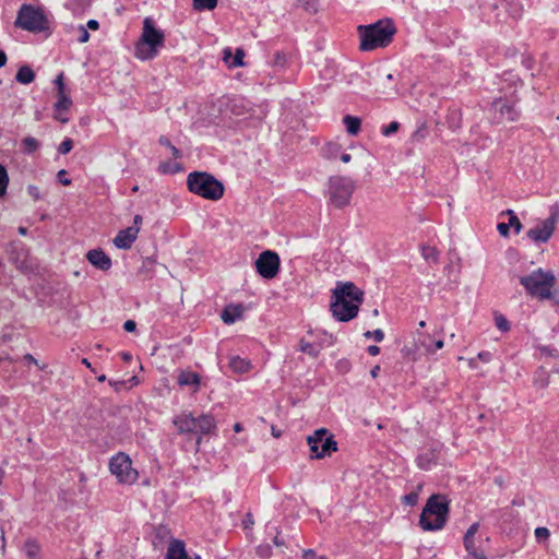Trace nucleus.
Wrapping results in <instances>:
<instances>
[{
  "mask_svg": "<svg viewBox=\"0 0 559 559\" xmlns=\"http://www.w3.org/2000/svg\"><path fill=\"white\" fill-rule=\"evenodd\" d=\"M27 192L28 194L35 200H39L41 199V194H40V191H39V188L37 186H34V185H29L27 187Z\"/></svg>",
  "mask_w": 559,
  "mask_h": 559,
  "instance_id": "obj_45",
  "label": "nucleus"
},
{
  "mask_svg": "<svg viewBox=\"0 0 559 559\" xmlns=\"http://www.w3.org/2000/svg\"><path fill=\"white\" fill-rule=\"evenodd\" d=\"M165 559H189L183 542L174 540L167 550Z\"/></svg>",
  "mask_w": 559,
  "mask_h": 559,
  "instance_id": "obj_21",
  "label": "nucleus"
},
{
  "mask_svg": "<svg viewBox=\"0 0 559 559\" xmlns=\"http://www.w3.org/2000/svg\"><path fill=\"white\" fill-rule=\"evenodd\" d=\"M223 53H224L223 59L228 64L229 68H238V67L245 66V62H243L245 51L242 49H240V48L236 49L235 56L231 61H229V59L231 58L230 48L224 49Z\"/></svg>",
  "mask_w": 559,
  "mask_h": 559,
  "instance_id": "obj_22",
  "label": "nucleus"
},
{
  "mask_svg": "<svg viewBox=\"0 0 559 559\" xmlns=\"http://www.w3.org/2000/svg\"><path fill=\"white\" fill-rule=\"evenodd\" d=\"M497 229L502 237L509 236V230H510L509 223H499L497 226Z\"/></svg>",
  "mask_w": 559,
  "mask_h": 559,
  "instance_id": "obj_48",
  "label": "nucleus"
},
{
  "mask_svg": "<svg viewBox=\"0 0 559 559\" xmlns=\"http://www.w3.org/2000/svg\"><path fill=\"white\" fill-rule=\"evenodd\" d=\"M559 215L554 213L527 230L526 236L535 243H546L554 235Z\"/></svg>",
  "mask_w": 559,
  "mask_h": 559,
  "instance_id": "obj_13",
  "label": "nucleus"
},
{
  "mask_svg": "<svg viewBox=\"0 0 559 559\" xmlns=\"http://www.w3.org/2000/svg\"><path fill=\"white\" fill-rule=\"evenodd\" d=\"M242 429H243V428H242V425H241L240 423H236V424L234 425V431H235V432H237V433H238V432H241V431H242Z\"/></svg>",
  "mask_w": 559,
  "mask_h": 559,
  "instance_id": "obj_64",
  "label": "nucleus"
},
{
  "mask_svg": "<svg viewBox=\"0 0 559 559\" xmlns=\"http://www.w3.org/2000/svg\"><path fill=\"white\" fill-rule=\"evenodd\" d=\"M158 142H159V144H162V145H164V146H166L167 148H169V150H170L171 155L174 156V158H176V159H177V158H180V157H181V153H180V151H179L176 146H174V145L170 143V141H169V139H168L167 136L162 135V136L158 139Z\"/></svg>",
  "mask_w": 559,
  "mask_h": 559,
  "instance_id": "obj_36",
  "label": "nucleus"
},
{
  "mask_svg": "<svg viewBox=\"0 0 559 559\" xmlns=\"http://www.w3.org/2000/svg\"><path fill=\"white\" fill-rule=\"evenodd\" d=\"M58 180L63 186H70L71 179L67 177V171L64 169H61L57 174Z\"/></svg>",
  "mask_w": 559,
  "mask_h": 559,
  "instance_id": "obj_46",
  "label": "nucleus"
},
{
  "mask_svg": "<svg viewBox=\"0 0 559 559\" xmlns=\"http://www.w3.org/2000/svg\"><path fill=\"white\" fill-rule=\"evenodd\" d=\"M66 112L67 110L55 111V118L61 123H67L69 122V117Z\"/></svg>",
  "mask_w": 559,
  "mask_h": 559,
  "instance_id": "obj_49",
  "label": "nucleus"
},
{
  "mask_svg": "<svg viewBox=\"0 0 559 559\" xmlns=\"http://www.w3.org/2000/svg\"><path fill=\"white\" fill-rule=\"evenodd\" d=\"M506 214L509 215V226L513 227L515 234H520L523 225L520 222L519 217L515 215L513 210H507Z\"/></svg>",
  "mask_w": 559,
  "mask_h": 559,
  "instance_id": "obj_32",
  "label": "nucleus"
},
{
  "mask_svg": "<svg viewBox=\"0 0 559 559\" xmlns=\"http://www.w3.org/2000/svg\"><path fill=\"white\" fill-rule=\"evenodd\" d=\"M127 332H133L136 329V323L133 320H127L123 324Z\"/></svg>",
  "mask_w": 559,
  "mask_h": 559,
  "instance_id": "obj_50",
  "label": "nucleus"
},
{
  "mask_svg": "<svg viewBox=\"0 0 559 559\" xmlns=\"http://www.w3.org/2000/svg\"><path fill=\"white\" fill-rule=\"evenodd\" d=\"M164 44L163 31L155 27L151 17H145L141 37L134 48L135 58L142 61L152 60L158 55V50L164 47Z\"/></svg>",
  "mask_w": 559,
  "mask_h": 559,
  "instance_id": "obj_5",
  "label": "nucleus"
},
{
  "mask_svg": "<svg viewBox=\"0 0 559 559\" xmlns=\"http://www.w3.org/2000/svg\"><path fill=\"white\" fill-rule=\"evenodd\" d=\"M365 337L369 338V337H373L376 342H382L383 338H384V333L381 329H377L374 331H367L365 334H364Z\"/></svg>",
  "mask_w": 559,
  "mask_h": 559,
  "instance_id": "obj_41",
  "label": "nucleus"
},
{
  "mask_svg": "<svg viewBox=\"0 0 559 559\" xmlns=\"http://www.w3.org/2000/svg\"><path fill=\"white\" fill-rule=\"evenodd\" d=\"M491 109L495 114V118L498 121H516L519 118V111L515 108V104L512 100L504 98H497L491 104Z\"/></svg>",
  "mask_w": 559,
  "mask_h": 559,
  "instance_id": "obj_14",
  "label": "nucleus"
},
{
  "mask_svg": "<svg viewBox=\"0 0 559 559\" xmlns=\"http://www.w3.org/2000/svg\"><path fill=\"white\" fill-rule=\"evenodd\" d=\"M417 463L420 468H427L428 464H426V460L424 459V455H419L417 457Z\"/></svg>",
  "mask_w": 559,
  "mask_h": 559,
  "instance_id": "obj_57",
  "label": "nucleus"
},
{
  "mask_svg": "<svg viewBox=\"0 0 559 559\" xmlns=\"http://www.w3.org/2000/svg\"><path fill=\"white\" fill-rule=\"evenodd\" d=\"M273 543H274V545H275V546H278V547H280V546H284V540H283V539H281V538L278 537V535H276V536L274 537Z\"/></svg>",
  "mask_w": 559,
  "mask_h": 559,
  "instance_id": "obj_63",
  "label": "nucleus"
},
{
  "mask_svg": "<svg viewBox=\"0 0 559 559\" xmlns=\"http://www.w3.org/2000/svg\"><path fill=\"white\" fill-rule=\"evenodd\" d=\"M357 29L360 38L359 48L362 51L388 47L396 33L394 22L389 17L368 25H359Z\"/></svg>",
  "mask_w": 559,
  "mask_h": 559,
  "instance_id": "obj_2",
  "label": "nucleus"
},
{
  "mask_svg": "<svg viewBox=\"0 0 559 559\" xmlns=\"http://www.w3.org/2000/svg\"><path fill=\"white\" fill-rule=\"evenodd\" d=\"M254 266L262 278L272 280L277 276L281 269L280 255L272 250L262 251L257 258Z\"/></svg>",
  "mask_w": 559,
  "mask_h": 559,
  "instance_id": "obj_12",
  "label": "nucleus"
},
{
  "mask_svg": "<svg viewBox=\"0 0 559 559\" xmlns=\"http://www.w3.org/2000/svg\"><path fill=\"white\" fill-rule=\"evenodd\" d=\"M78 31H79V38H78L79 43H81V44L87 43L90 40V33H88L86 26L80 25L78 27Z\"/></svg>",
  "mask_w": 559,
  "mask_h": 559,
  "instance_id": "obj_42",
  "label": "nucleus"
},
{
  "mask_svg": "<svg viewBox=\"0 0 559 559\" xmlns=\"http://www.w3.org/2000/svg\"><path fill=\"white\" fill-rule=\"evenodd\" d=\"M7 63V55L3 50H0V68L4 67Z\"/></svg>",
  "mask_w": 559,
  "mask_h": 559,
  "instance_id": "obj_59",
  "label": "nucleus"
},
{
  "mask_svg": "<svg viewBox=\"0 0 559 559\" xmlns=\"http://www.w3.org/2000/svg\"><path fill=\"white\" fill-rule=\"evenodd\" d=\"M449 503L439 495H432L426 502L420 516L419 526L424 531H439L448 520Z\"/></svg>",
  "mask_w": 559,
  "mask_h": 559,
  "instance_id": "obj_6",
  "label": "nucleus"
},
{
  "mask_svg": "<svg viewBox=\"0 0 559 559\" xmlns=\"http://www.w3.org/2000/svg\"><path fill=\"white\" fill-rule=\"evenodd\" d=\"M535 537L537 540H547L550 536V532L547 527H544V526H540V527H537L535 528Z\"/></svg>",
  "mask_w": 559,
  "mask_h": 559,
  "instance_id": "obj_40",
  "label": "nucleus"
},
{
  "mask_svg": "<svg viewBox=\"0 0 559 559\" xmlns=\"http://www.w3.org/2000/svg\"><path fill=\"white\" fill-rule=\"evenodd\" d=\"M393 75L386 74L385 79L379 80L374 83L376 93L379 97L392 98L399 93L396 84L392 82Z\"/></svg>",
  "mask_w": 559,
  "mask_h": 559,
  "instance_id": "obj_18",
  "label": "nucleus"
},
{
  "mask_svg": "<svg viewBox=\"0 0 559 559\" xmlns=\"http://www.w3.org/2000/svg\"><path fill=\"white\" fill-rule=\"evenodd\" d=\"M72 105V100L68 94L57 95V102L55 104V111L69 110Z\"/></svg>",
  "mask_w": 559,
  "mask_h": 559,
  "instance_id": "obj_29",
  "label": "nucleus"
},
{
  "mask_svg": "<svg viewBox=\"0 0 559 559\" xmlns=\"http://www.w3.org/2000/svg\"><path fill=\"white\" fill-rule=\"evenodd\" d=\"M400 128V123L396 122V121H392L391 123H389V126H386L383 131H382V134L388 136V135H391L392 133L396 132Z\"/></svg>",
  "mask_w": 559,
  "mask_h": 559,
  "instance_id": "obj_43",
  "label": "nucleus"
},
{
  "mask_svg": "<svg viewBox=\"0 0 559 559\" xmlns=\"http://www.w3.org/2000/svg\"><path fill=\"white\" fill-rule=\"evenodd\" d=\"M420 336L423 337V340H421V338H419V343H420V345L425 348V350H426L427 353L432 354V353H435L436 350L441 349V348L443 347V345H444L442 340H438L437 342H435L433 346H430L429 344H427V343L425 342V338H426V337H428V335L423 334V335H420Z\"/></svg>",
  "mask_w": 559,
  "mask_h": 559,
  "instance_id": "obj_35",
  "label": "nucleus"
},
{
  "mask_svg": "<svg viewBox=\"0 0 559 559\" xmlns=\"http://www.w3.org/2000/svg\"><path fill=\"white\" fill-rule=\"evenodd\" d=\"M178 384L180 386L193 385L197 392L201 384V378L197 372L182 370L178 374Z\"/></svg>",
  "mask_w": 559,
  "mask_h": 559,
  "instance_id": "obj_20",
  "label": "nucleus"
},
{
  "mask_svg": "<svg viewBox=\"0 0 559 559\" xmlns=\"http://www.w3.org/2000/svg\"><path fill=\"white\" fill-rule=\"evenodd\" d=\"M24 550L27 556V559H40V547L35 540L27 539L24 544Z\"/></svg>",
  "mask_w": 559,
  "mask_h": 559,
  "instance_id": "obj_26",
  "label": "nucleus"
},
{
  "mask_svg": "<svg viewBox=\"0 0 559 559\" xmlns=\"http://www.w3.org/2000/svg\"><path fill=\"white\" fill-rule=\"evenodd\" d=\"M316 556V552L312 549H307L302 554L304 559H313Z\"/></svg>",
  "mask_w": 559,
  "mask_h": 559,
  "instance_id": "obj_55",
  "label": "nucleus"
},
{
  "mask_svg": "<svg viewBox=\"0 0 559 559\" xmlns=\"http://www.w3.org/2000/svg\"><path fill=\"white\" fill-rule=\"evenodd\" d=\"M299 350L301 353L308 354L313 358H317L320 354V347L318 345L310 342H306L305 340H300Z\"/></svg>",
  "mask_w": 559,
  "mask_h": 559,
  "instance_id": "obj_28",
  "label": "nucleus"
},
{
  "mask_svg": "<svg viewBox=\"0 0 559 559\" xmlns=\"http://www.w3.org/2000/svg\"><path fill=\"white\" fill-rule=\"evenodd\" d=\"M24 359L27 360L31 364L39 366L37 359L32 354H25L24 355Z\"/></svg>",
  "mask_w": 559,
  "mask_h": 559,
  "instance_id": "obj_56",
  "label": "nucleus"
},
{
  "mask_svg": "<svg viewBox=\"0 0 559 559\" xmlns=\"http://www.w3.org/2000/svg\"><path fill=\"white\" fill-rule=\"evenodd\" d=\"M403 500H404V502H405L406 504H408V506H414V504H416V503H417L418 496H417V493H415V492H411V493H408V495H405V496L403 497Z\"/></svg>",
  "mask_w": 559,
  "mask_h": 559,
  "instance_id": "obj_47",
  "label": "nucleus"
},
{
  "mask_svg": "<svg viewBox=\"0 0 559 559\" xmlns=\"http://www.w3.org/2000/svg\"><path fill=\"white\" fill-rule=\"evenodd\" d=\"M364 301V290L353 282H337L332 290L331 312L338 322H348L357 317Z\"/></svg>",
  "mask_w": 559,
  "mask_h": 559,
  "instance_id": "obj_1",
  "label": "nucleus"
},
{
  "mask_svg": "<svg viewBox=\"0 0 559 559\" xmlns=\"http://www.w3.org/2000/svg\"><path fill=\"white\" fill-rule=\"evenodd\" d=\"M479 530V523L475 522L464 534L463 537V544L466 552L473 557V559H488L485 554L477 551L476 544H475V535L477 534Z\"/></svg>",
  "mask_w": 559,
  "mask_h": 559,
  "instance_id": "obj_15",
  "label": "nucleus"
},
{
  "mask_svg": "<svg viewBox=\"0 0 559 559\" xmlns=\"http://www.w3.org/2000/svg\"><path fill=\"white\" fill-rule=\"evenodd\" d=\"M190 192L211 201H217L224 195V185L213 175L205 171H193L187 177Z\"/></svg>",
  "mask_w": 559,
  "mask_h": 559,
  "instance_id": "obj_7",
  "label": "nucleus"
},
{
  "mask_svg": "<svg viewBox=\"0 0 559 559\" xmlns=\"http://www.w3.org/2000/svg\"><path fill=\"white\" fill-rule=\"evenodd\" d=\"M355 189L356 183L349 177L340 175L331 176L326 189L329 203L336 209L348 206Z\"/></svg>",
  "mask_w": 559,
  "mask_h": 559,
  "instance_id": "obj_8",
  "label": "nucleus"
},
{
  "mask_svg": "<svg viewBox=\"0 0 559 559\" xmlns=\"http://www.w3.org/2000/svg\"><path fill=\"white\" fill-rule=\"evenodd\" d=\"M243 314V308L241 305H228L226 306L221 314V318L224 323L233 324L237 320H239Z\"/></svg>",
  "mask_w": 559,
  "mask_h": 559,
  "instance_id": "obj_19",
  "label": "nucleus"
},
{
  "mask_svg": "<svg viewBox=\"0 0 559 559\" xmlns=\"http://www.w3.org/2000/svg\"><path fill=\"white\" fill-rule=\"evenodd\" d=\"M87 261L102 271H108L112 263L111 259L102 249H92L86 253Z\"/></svg>",
  "mask_w": 559,
  "mask_h": 559,
  "instance_id": "obj_17",
  "label": "nucleus"
},
{
  "mask_svg": "<svg viewBox=\"0 0 559 559\" xmlns=\"http://www.w3.org/2000/svg\"><path fill=\"white\" fill-rule=\"evenodd\" d=\"M156 265V261L152 258H145L142 262V266L139 270L140 274H145L151 276L154 272V267Z\"/></svg>",
  "mask_w": 559,
  "mask_h": 559,
  "instance_id": "obj_34",
  "label": "nucleus"
},
{
  "mask_svg": "<svg viewBox=\"0 0 559 559\" xmlns=\"http://www.w3.org/2000/svg\"><path fill=\"white\" fill-rule=\"evenodd\" d=\"M55 84L57 85V88H58L57 95L67 94L66 93V85H64V82H63V74L62 73H60L56 78Z\"/></svg>",
  "mask_w": 559,
  "mask_h": 559,
  "instance_id": "obj_44",
  "label": "nucleus"
},
{
  "mask_svg": "<svg viewBox=\"0 0 559 559\" xmlns=\"http://www.w3.org/2000/svg\"><path fill=\"white\" fill-rule=\"evenodd\" d=\"M346 131L350 135H357L360 131L361 120L356 116L347 115L343 118Z\"/></svg>",
  "mask_w": 559,
  "mask_h": 559,
  "instance_id": "obj_24",
  "label": "nucleus"
},
{
  "mask_svg": "<svg viewBox=\"0 0 559 559\" xmlns=\"http://www.w3.org/2000/svg\"><path fill=\"white\" fill-rule=\"evenodd\" d=\"M35 73L33 69L29 66H22L17 70V73L15 75V80L21 84H29L34 81Z\"/></svg>",
  "mask_w": 559,
  "mask_h": 559,
  "instance_id": "obj_25",
  "label": "nucleus"
},
{
  "mask_svg": "<svg viewBox=\"0 0 559 559\" xmlns=\"http://www.w3.org/2000/svg\"><path fill=\"white\" fill-rule=\"evenodd\" d=\"M217 7V0H193L195 11H212Z\"/></svg>",
  "mask_w": 559,
  "mask_h": 559,
  "instance_id": "obj_30",
  "label": "nucleus"
},
{
  "mask_svg": "<svg viewBox=\"0 0 559 559\" xmlns=\"http://www.w3.org/2000/svg\"><path fill=\"white\" fill-rule=\"evenodd\" d=\"M109 471L120 485L132 486L139 479V472L132 465L129 454L118 452L109 460Z\"/></svg>",
  "mask_w": 559,
  "mask_h": 559,
  "instance_id": "obj_9",
  "label": "nucleus"
},
{
  "mask_svg": "<svg viewBox=\"0 0 559 559\" xmlns=\"http://www.w3.org/2000/svg\"><path fill=\"white\" fill-rule=\"evenodd\" d=\"M271 433L274 438H280L282 436V430L277 429L275 426H272Z\"/></svg>",
  "mask_w": 559,
  "mask_h": 559,
  "instance_id": "obj_58",
  "label": "nucleus"
},
{
  "mask_svg": "<svg viewBox=\"0 0 559 559\" xmlns=\"http://www.w3.org/2000/svg\"><path fill=\"white\" fill-rule=\"evenodd\" d=\"M87 27L92 31H97L99 28V23L96 20H90L87 22Z\"/></svg>",
  "mask_w": 559,
  "mask_h": 559,
  "instance_id": "obj_54",
  "label": "nucleus"
},
{
  "mask_svg": "<svg viewBox=\"0 0 559 559\" xmlns=\"http://www.w3.org/2000/svg\"><path fill=\"white\" fill-rule=\"evenodd\" d=\"M379 372H380V366H379V365H377V366H374V367L370 370V376L374 379V378H377V377H378Z\"/></svg>",
  "mask_w": 559,
  "mask_h": 559,
  "instance_id": "obj_60",
  "label": "nucleus"
},
{
  "mask_svg": "<svg viewBox=\"0 0 559 559\" xmlns=\"http://www.w3.org/2000/svg\"><path fill=\"white\" fill-rule=\"evenodd\" d=\"M22 144L24 146V151L28 154L34 153L39 148V142L33 136H26L23 139Z\"/></svg>",
  "mask_w": 559,
  "mask_h": 559,
  "instance_id": "obj_33",
  "label": "nucleus"
},
{
  "mask_svg": "<svg viewBox=\"0 0 559 559\" xmlns=\"http://www.w3.org/2000/svg\"><path fill=\"white\" fill-rule=\"evenodd\" d=\"M520 283L532 298L544 301L559 297V289L556 288L557 280L551 270L542 267L534 270L530 274L521 276Z\"/></svg>",
  "mask_w": 559,
  "mask_h": 559,
  "instance_id": "obj_3",
  "label": "nucleus"
},
{
  "mask_svg": "<svg viewBox=\"0 0 559 559\" xmlns=\"http://www.w3.org/2000/svg\"><path fill=\"white\" fill-rule=\"evenodd\" d=\"M173 424L180 435H197V451L202 442L203 435H210L216 430V420L211 414H201L194 417L190 412H182L175 416Z\"/></svg>",
  "mask_w": 559,
  "mask_h": 559,
  "instance_id": "obj_4",
  "label": "nucleus"
},
{
  "mask_svg": "<svg viewBox=\"0 0 559 559\" xmlns=\"http://www.w3.org/2000/svg\"><path fill=\"white\" fill-rule=\"evenodd\" d=\"M140 228L136 226H130L121 229L114 238V245L118 249H130L133 242L136 240Z\"/></svg>",
  "mask_w": 559,
  "mask_h": 559,
  "instance_id": "obj_16",
  "label": "nucleus"
},
{
  "mask_svg": "<svg viewBox=\"0 0 559 559\" xmlns=\"http://www.w3.org/2000/svg\"><path fill=\"white\" fill-rule=\"evenodd\" d=\"M340 158L343 163L347 164L350 162L352 156L348 153H343Z\"/></svg>",
  "mask_w": 559,
  "mask_h": 559,
  "instance_id": "obj_61",
  "label": "nucleus"
},
{
  "mask_svg": "<svg viewBox=\"0 0 559 559\" xmlns=\"http://www.w3.org/2000/svg\"><path fill=\"white\" fill-rule=\"evenodd\" d=\"M497 328L502 332H508L510 330V324L507 318L502 314H497L495 317Z\"/></svg>",
  "mask_w": 559,
  "mask_h": 559,
  "instance_id": "obj_38",
  "label": "nucleus"
},
{
  "mask_svg": "<svg viewBox=\"0 0 559 559\" xmlns=\"http://www.w3.org/2000/svg\"><path fill=\"white\" fill-rule=\"evenodd\" d=\"M14 24L16 27L32 33H39L48 28V21L44 11L32 4H23L20 8Z\"/></svg>",
  "mask_w": 559,
  "mask_h": 559,
  "instance_id": "obj_10",
  "label": "nucleus"
},
{
  "mask_svg": "<svg viewBox=\"0 0 559 559\" xmlns=\"http://www.w3.org/2000/svg\"><path fill=\"white\" fill-rule=\"evenodd\" d=\"M73 148V141L69 138L64 139L59 147H58V152L62 155H66L68 154L71 150Z\"/></svg>",
  "mask_w": 559,
  "mask_h": 559,
  "instance_id": "obj_39",
  "label": "nucleus"
},
{
  "mask_svg": "<svg viewBox=\"0 0 559 559\" xmlns=\"http://www.w3.org/2000/svg\"><path fill=\"white\" fill-rule=\"evenodd\" d=\"M9 183V176L7 169L0 165V197L7 192V187Z\"/></svg>",
  "mask_w": 559,
  "mask_h": 559,
  "instance_id": "obj_37",
  "label": "nucleus"
},
{
  "mask_svg": "<svg viewBox=\"0 0 559 559\" xmlns=\"http://www.w3.org/2000/svg\"><path fill=\"white\" fill-rule=\"evenodd\" d=\"M534 384L539 389L547 388L549 385V374L544 369H539L535 373Z\"/></svg>",
  "mask_w": 559,
  "mask_h": 559,
  "instance_id": "obj_31",
  "label": "nucleus"
},
{
  "mask_svg": "<svg viewBox=\"0 0 559 559\" xmlns=\"http://www.w3.org/2000/svg\"><path fill=\"white\" fill-rule=\"evenodd\" d=\"M142 224V216L136 214L133 218V226H136L140 228V225Z\"/></svg>",
  "mask_w": 559,
  "mask_h": 559,
  "instance_id": "obj_62",
  "label": "nucleus"
},
{
  "mask_svg": "<svg viewBox=\"0 0 559 559\" xmlns=\"http://www.w3.org/2000/svg\"><path fill=\"white\" fill-rule=\"evenodd\" d=\"M367 352L371 356H377L380 353V347L377 345H370L368 346Z\"/></svg>",
  "mask_w": 559,
  "mask_h": 559,
  "instance_id": "obj_53",
  "label": "nucleus"
},
{
  "mask_svg": "<svg viewBox=\"0 0 559 559\" xmlns=\"http://www.w3.org/2000/svg\"><path fill=\"white\" fill-rule=\"evenodd\" d=\"M477 358L485 362H488L491 359V354L489 352H480L478 353Z\"/></svg>",
  "mask_w": 559,
  "mask_h": 559,
  "instance_id": "obj_51",
  "label": "nucleus"
},
{
  "mask_svg": "<svg viewBox=\"0 0 559 559\" xmlns=\"http://www.w3.org/2000/svg\"><path fill=\"white\" fill-rule=\"evenodd\" d=\"M421 255L429 263L437 264L439 262V251L432 246H423Z\"/></svg>",
  "mask_w": 559,
  "mask_h": 559,
  "instance_id": "obj_27",
  "label": "nucleus"
},
{
  "mask_svg": "<svg viewBox=\"0 0 559 559\" xmlns=\"http://www.w3.org/2000/svg\"><path fill=\"white\" fill-rule=\"evenodd\" d=\"M229 367L236 373H246L250 371L252 365L250 360L242 358L240 356H231L229 359Z\"/></svg>",
  "mask_w": 559,
  "mask_h": 559,
  "instance_id": "obj_23",
  "label": "nucleus"
},
{
  "mask_svg": "<svg viewBox=\"0 0 559 559\" xmlns=\"http://www.w3.org/2000/svg\"><path fill=\"white\" fill-rule=\"evenodd\" d=\"M269 552H270V546L265 545V546H259L258 548V554L261 556V557H267L269 556Z\"/></svg>",
  "mask_w": 559,
  "mask_h": 559,
  "instance_id": "obj_52",
  "label": "nucleus"
},
{
  "mask_svg": "<svg viewBox=\"0 0 559 559\" xmlns=\"http://www.w3.org/2000/svg\"><path fill=\"white\" fill-rule=\"evenodd\" d=\"M307 443L311 451V459H324L337 451V442L334 436L325 428H319L312 435H309Z\"/></svg>",
  "mask_w": 559,
  "mask_h": 559,
  "instance_id": "obj_11",
  "label": "nucleus"
}]
</instances>
